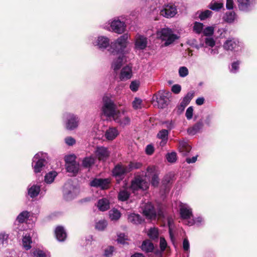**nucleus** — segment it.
<instances>
[{"mask_svg":"<svg viewBox=\"0 0 257 257\" xmlns=\"http://www.w3.org/2000/svg\"><path fill=\"white\" fill-rule=\"evenodd\" d=\"M102 101L103 105L101 108L102 114L107 117L113 119L114 115L119 111L116 110V105L107 95L103 97Z\"/></svg>","mask_w":257,"mask_h":257,"instance_id":"obj_4","label":"nucleus"},{"mask_svg":"<svg viewBox=\"0 0 257 257\" xmlns=\"http://www.w3.org/2000/svg\"><path fill=\"white\" fill-rule=\"evenodd\" d=\"M130 36L128 34H124L117 39L112 42L108 51L113 55H123L124 50L128 44V39Z\"/></svg>","mask_w":257,"mask_h":257,"instance_id":"obj_2","label":"nucleus"},{"mask_svg":"<svg viewBox=\"0 0 257 257\" xmlns=\"http://www.w3.org/2000/svg\"><path fill=\"white\" fill-rule=\"evenodd\" d=\"M205 45L207 46L210 47H213L215 46V42L212 38H206L205 39Z\"/></svg>","mask_w":257,"mask_h":257,"instance_id":"obj_59","label":"nucleus"},{"mask_svg":"<svg viewBox=\"0 0 257 257\" xmlns=\"http://www.w3.org/2000/svg\"><path fill=\"white\" fill-rule=\"evenodd\" d=\"M240 11L247 12L251 11L256 4V0H237Z\"/></svg>","mask_w":257,"mask_h":257,"instance_id":"obj_15","label":"nucleus"},{"mask_svg":"<svg viewBox=\"0 0 257 257\" xmlns=\"http://www.w3.org/2000/svg\"><path fill=\"white\" fill-rule=\"evenodd\" d=\"M177 13V10L176 7L172 4L164 6L162 10L160 11V14L167 18L174 17Z\"/></svg>","mask_w":257,"mask_h":257,"instance_id":"obj_16","label":"nucleus"},{"mask_svg":"<svg viewBox=\"0 0 257 257\" xmlns=\"http://www.w3.org/2000/svg\"><path fill=\"white\" fill-rule=\"evenodd\" d=\"M142 101L141 99L136 97L132 102L133 107L135 109L141 108Z\"/></svg>","mask_w":257,"mask_h":257,"instance_id":"obj_54","label":"nucleus"},{"mask_svg":"<svg viewBox=\"0 0 257 257\" xmlns=\"http://www.w3.org/2000/svg\"><path fill=\"white\" fill-rule=\"evenodd\" d=\"M143 213L147 218L153 219L156 217V212L152 204L150 202L146 203L143 207Z\"/></svg>","mask_w":257,"mask_h":257,"instance_id":"obj_17","label":"nucleus"},{"mask_svg":"<svg viewBox=\"0 0 257 257\" xmlns=\"http://www.w3.org/2000/svg\"><path fill=\"white\" fill-rule=\"evenodd\" d=\"M239 64L240 62L239 61L233 62L231 64V68L230 69V72L233 73H236L238 71Z\"/></svg>","mask_w":257,"mask_h":257,"instance_id":"obj_55","label":"nucleus"},{"mask_svg":"<svg viewBox=\"0 0 257 257\" xmlns=\"http://www.w3.org/2000/svg\"><path fill=\"white\" fill-rule=\"evenodd\" d=\"M148 235L152 239H157L159 236V232L157 228L153 227L149 229L148 231Z\"/></svg>","mask_w":257,"mask_h":257,"instance_id":"obj_43","label":"nucleus"},{"mask_svg":"<svg viewBox=\"0 0 257 257\" xmlns=\"http://www.w3.org/2000/svg\"><path fill=\"white\" fill-rule=\"evenodd\" d=\"M159 174L157 167L155 166H148L146 172L142 171L136 175L132 181L131 189L134 193L140 190H146L149 188V181L150 180L153 186H157L159 183Z\"/></svg>","mask_w":257,"mask_h":257,"instance_id":"obj_1","label":"nucleus"},{"mask_svg":"<svg viewBox=\"0 0 257 257\" xmlns=\"http://www.w3.org/2000/svg\"><path fill=\"white\" fill-rule=\"evenodd\" d=\"M127 219L129 222L135 224H141L143 221L142 217L140 215L135 213L128 215Z\"/></svg>","mask_w":257,"mask_h":257,"instance_id":"obj_34","label":"nucleus"},{"mask_svg":"<svg viewBox=\"0 0 257 257\" xmlns=\"http://www.w3.org/2000/svg\"><path fill=\"white\" fill-rule=\"evenodd\" d=\"M204 218L202 216L199 215L191 218L189 220H188L187 222L185 223V224L188 226H192L195 225L197 226H200L204 225Z\"/></svg>","mask_w":257,"mask_h":257,"instance_id":"obj_26","label":"nucleus"},{"mask_svg":"<svg viewBox=\"0 0 257 257\" xmlns=\"http://www.w3.org/2000/svg\"><path fill=\"white\" fill-rule=\"evenodd\" d=\"M48 158V154L43 152H39L34 156L32 166L35 173H41L44 169Z\"/></svg>","mask_w":257,"mask_h":257,"instance_id":"obj_5","label":"nucleus"},{"mask_svg":"<svg viewBox=\"0 0 257 257\" xmlns=\"http://www.w3.org/2000/svg\"><path fill=\"white\" fill-rule=\"evenodd\" d=\"M107 223L105 220H101L95 224V228L99 231L103 230L107 226Z\"/></svg>","mask_w":257,"mask_h":257,"instance_id":"obj_45","label":"nucleus"},{"mask_svg":"<svg viewBox=\"0 0 257 257\" xmlns=\"http://www.w3.org/2000/svg\"><path fill=\"white\" fill-rule=\"evenodd\" d=\"M33 231L30 230L29 232L25 233L24 234L22 239V244L23 247L26 250H29L31 247V244L32 243V240L31 238V234Z\"/></svg>","mask_w":257,"mask_h":257,"instance_id":"obj_23","label":"nucleus"},{"mask_svg":"<svg viewBox=\"0 0 257 257\" xmlns=\"http://www.w3.org/2000/svg\"><path fill=\"white\" fill-rule=\"evenodd\" d=\"M167 247V243L163 237H161L160 239V247L162 251H164Z\"/></svg>","mask_w":257,"mask_h":257,"instance_id":"obj_57","label":"nucleus"},{"mask_svg":"<svg viewBox=\"0 0 257 257\" xmlns=\"http://www.w3.org/2000/svg\"><path fill=\"white\" fill-rule=\"evenodd\" d=\"M109 183V180L108 179H94L92 180L90 185L92 187H100L104 189L107 187Z\"/></svg>","mask_w":257,"mask_h":257,"instance_id":"obj_21","label":"nucleus"},{"mask_svg":"<svg viewBox=\"0 0 257 257\" xmlns=\"http://www.w3.org/2000/svg\"><path fill=\"white\" fill-rule=\"evenodd\" d=\"M204 51L209 55H215L219 53L218 47L208 48L205 46L204 48Z\"/></svg>","mask_w":257,"mask_h":257,"instance_id":"obj_42","label":"nucleus"},{"mask_svg":"<svg viewBox=\"0 0 257 257\" xmlns=\"http://www.w3.org/2000/svg\"><path fill=\"white\" fill-rule=\"evenodd\" d=\"M140 83L138 81H133L131 82L130 88L132 91L136 92L138 90Z\"/></svg>","mask_w":257,"mask_h":257,"instance_id":"obj_58","label":"nucleus"},{"mask_svg":"<svg viewBox=\"0 0 257 257\" xmlns=\"http://www.w3.org/2000/svg\"><path fill=\"white\" fill-rule=\"evenodd\" d=\"M118 131L116 128L111 127L106 130L105 137L108 140H113L118 136Z\"/></svg>","mask_w":257,"mask_h":257,"instance_id":"obj_28","label":"nucleus"},{"mask_svg":"<svg viewBox=\"0 0 257 257\" xmlns=\"http://www.w3.org/2000/svg\"><path fill=\"white\" fill-rule=\"evenodd\" d=\"M94 153L99 160H105L109 155V152L104 147H97Z\"/></svg>","mask_w":257,"mask_h":257,"instance_id":"obj_19","label":"nucleus"},{"mask_svg":"<svg viewBox=\"0 0 257 257\" xmlns=\"http://www.w3.org/2000/svg\"><path fill=\"white\" fill-rule=\"evenodd\" d=\"M30 213L27 211H23L17 216V220L20 223L24 222L29 216Z\"/></svg>","mask_w":257,"mask_h":257,"instance_id":"obj_44","label":"nucleus"},{"mask_svg":"<svg viewBox=\"0 0 257 257\" xmlns=\"http://www.w3.org/2000/svg\"><path fill=\"white\" fill-rule=\"evenodd\" d=\"M156 35L157 38L164 42L163 46L165 47L173 44L180 38V36L178 34L169 28L161 29L157 32Z\"/></svg>","mask_w":257,"mask_h":257,"instance_id":"obj_3","label":"nucleus"},{"mask_svg":"<svg viewBox=\"0 0 257 257\" xmlns=\"http://www.w3.org/2000/svg\"><path fill=\"white\" fill-rule=\"evenodd\" d=\"M168 131L167 130H162L157 134V137L161 140L160 145L161 146H164L166 145L168 141Z\"/></svg>","mask_w":257,"mask_h":257,"instance_id":"obj_32","label":"nucleus"},{"mask_svg":"<svg viewBox=\"0 0 257 257\" xmlns=\"http://www.w3.org/2000/svg\"><path fill=\"white\" fill-rule=\"evenodd\" d=\"M109 217L111 220H117L121 216L120 212L115 209H111L109 212Z\"/></svg>","mask_w":257,"mask_h":257,"instance_id":"obj_41","label":"nucleus"},{"mask_svg":"<svg viewBox=\"0 0 257 257\" xmlns=\"http://www.w3.org/2000/svg\"><path fill=\"white\" fill-rule=\"evenodd\" d=\"M55 235L57 239L59 241H63L65 240L67 234L66 232L62 226H58L55 229Z\"/></svg>","mask_w":257,"mask_h":257,"instance_id":"obj_27","label":"nucleus"},{"mask_svg":"<svg viewBox=\"0 0 257 257\" xmlns=\"http://www.w3.org/2000/svg\"><path fill=\"white\" fill-rule=\"evenodd\" d=\"M57 172L52 171L47 173L45 176V182L47 184H51L53 182L55 178L57 176Z\"/></svg>","mask_w":257,"mask_h":257,"instance_id":"obj_39","label":"nucleus"},{"mask_svg":"<svg viewBox=\"0 0 257 257\" xmlns=\"http://www.w3.org/2000/svg\"><path fill=\"white\" fill-rule=\"evenodd\" d=\"M142 166V164L139 162H131L130 164L127 166L130 169V172L134 169H139Z\"/></svg>","mask_w":257,"mask_h":257,"instance_id":"obj_56","label":"nucleus"},{"mask_svg":"<svg viewBox=\"0 0 257 257\" xmlns=\"http://www.w3.org/2000/svg\"><path fill=\"white\" fill-rule=\"evenodd\" d=\"M214 28L213 26H208L203 29V33L205 36H210L214 33Z\"/></svg>","mask_w":257,"mask_h":257,"instance_id":"obj_50","label":"nucleus"},{"mask_svg":"<svg viewBox=\"0 0 257 257\" xmlns=\"http://www.w3.org/2000/svg\"><path fill=\"white\" fill-rule=\"evenodd\" d=\"M203 24L200 22H195L193 26V31L197 34H200L203 31Z\"/></svg>","mask_w":257,"mask_h":257,"instance_id":"obj_46","label":"nucleus"},{"mask_svg":"<svg viewBox=\"0 0 257 257\" xmlns=\"http://www.w3.org/2000/svg\"><path fill=\"white\" fill-rule=\"evenodd\" d=\"M178 149L182 155L187 156L190 152L191 147L187 142L181 141L179 142Z\"/></svg>","mask_w":257,"mask_h":257,"instance_id":"obj_24","label":"nucleus"},{"mask_svg":"<svg viewBox=\"0 0 257 257\" xmlns=\"http://www.w3.org/2000/svg\"><path fill=\"white\" fill-rule=\"evenodd\" d=\"M110 203L109 200L105 198H102L99 199L97 204V206L98 209L101 211H104L108 210L110 206Z\"/></svg>","mask_w":257,"mask_h":257,"instance_id":"obj_29","label":"nucleus"},{"mask_svg":"<svg viewBox=\"0 0 257 257\" xmlns=\"http://www.w3.org/2000/svg\"><path fill=\"white\" fill-rule=\"evenodd\" d=\"M212 14V12L210 10H207L203 12H202L199 15V18L201 20H205L207 18H209Z\"/></svg>","mask_w":257,"mask_h":257,"instance_id":"obj_47","label":"nucleus"},{"mask_svg":"<svg viewBox=\"0 0 257 257\" xmlns=\"http://www.w3.org/2000/svg\"><path fill=\"white\" fill-rule=\"evenodd\" d=\"M112 119L122 127L129 125L131 123V118L124 110H119Z\"/></svg>","mask_w":257,"mask_h":257,"instance_id":"obj_13","label":"nucleus"},{"mask_svg":"<svg viewBox=\"0 0 257 257\" xmlns=\"http://www.w3.org/2000/svg\"><path fill=\"white\" fill-rule=\"evenodd\" d=\"M222 0H213L209 5V8L213 11H218L223 7Z\"/></svg>","mask_w":257,"mask_h":257,"instance_id":"obj_37","label":"nucleus"},{"mask_svg":"<svg viewBox=\"0 0 257 257\" xmlns=\"http://www.w3.org/2000/svg\"><path fill=\"white\" fill-rule=\"evenodd\" d=\"M193 108L192 106H189L186 110L185 116L187 119L190 120L193 117Z\"/></svg>","mask_w":257,"mask_h":257,"instance_id":"obj_60","label":"nucleus"},{"mask_svg":"<svg viewBox=\"0 0 257 257\" xmlns=\"http://www.w3.org/2000/svg\"><path fill=\"white\" fill-rule=\"evenodd\" d=\"M88 41L93 46L102 50L106 49L110 44L109 38L104 36H90Z\"/></svg>","mask_w":257,"mask_h":257,"instance_id":"obj_9","label":"nucleus"},{"mask_svg":"<svg viewBox=\"0 0 257 257\" xmlns=\"http://www.w3.org/2000/svg\"><path fill=\"white\" fill-rule=\"evenodd\" d=\"M9 235L5 233H0V245L5 246L8 243Z\"/></svg>","mask_w":257,"mask_h":257,"instance_id":"obj_49","label":"nucleus"},{"mask_svg":"<svg viewBox=\"0 0 257 257\" xmlns=\"http://www.w3.org/2000/svg\"><path fill=\"white\" fill-rule=\"evenodd\" d=\"M179 208L180 217L185 224L193 216L192 209L188 204L182 202L180 203Z\"/></svg>","mask_w":257,"mask_h":257,"instance_id":"obj_12","label":"nucleus"},{"mask_svg":"<svg viewBox=\"0 0 257 257\" xmlns=\"http://www.w3.org/2000/svg\"><path fill=\"white\" fill-rule=\"evenodd\" d=\"M132 67L126 66L124 67L121 70L119 78L122 81H125L130 79L132 76Z\"/></svg>","mask_w":257,"mask_h":257,"instance_id":"obj_25","label":"nucleus"},{"mask_svg":"<svg viewBox=\"0 0 257 257\" xmlns=\"http://www.w3.org/2000/svg\"><path fill=\"white\" fill-rule=\"evenodd\" d=\"M95 160V157L93 156L86 157L82 161V165L85 168L89 169L94 165Z\"/></svg>","mask_w":257,"mask_h":257,"instance_id":"obj_30","label":"nucleus"},{"mask_svg":"<svg viewBox=\"0 0 257 257\" xmlns=\"http://www.w3.org/2000/svg\"><path fill=\"white\" fill-rule=\"evenodd\" d=\"M108 26L104 28L118 34L123 33L126 29V24L124 22L121 21L118 18H115L108 22Z\"/></svg>","mask_w":257,"mask_h":257,"instance_id":"obj_6","label":"nucleus"},{"mask_svg":"<svg viewBox=\"0 0 257 257\" xmlns=\"http://www.w3.org/2000/svg\"><path fill=\"white\" fill-rule=\"evenodd\" d=\"M76 156L74 155H69L65 157L66 165L76 162L75 161Z\"/></svg>","mask_w":257,"mask_h":257,"instance_id":"obj_52","label":"nucleus"},{"mask_svg":"<svg viewBox=\"0 0 257 257\" xmlns=\"http://www.w3.org/2000/svg\"><path fill=\"white\" fill-rule=\"evenodd\" d=\"M34 257H47L46 253L41 250H36L33 252Z\"/></svg>","mask_w":257,"mask_h":257,"instance_id":"obj_62","label":"nucleus"},{"mask_svg":"<svg viewBox=\"0 0 257 257\" xmlns=\"http://www.w3.org/2000/svg\"><path fill=\"white\" fill-rule=\"evenodd\" d=\"M223 47L225 50L239 53L242 51L244 46L237 38H229L224 42Z\"/></svg>","mask_w":257,"mask_h":257,"instance_id":"obj_7","label":"nucleus"},{"mask_svg":"<svg viewBox=\"0 0 257 257\" xmlns=\"http://www.w3.org/2000/svg\"><path fill=\"white\" fill-rule=\"evenodd\" d=\"M158 106L160 108H164L167 105L168 98L165 95L164 90L159 91L158 94L155 96Z\"/></svg>","mask_w":257,"mask_h":257,"instance_id":"obj_20","label":"nucleus"},{"mask_svg":"<svg viewBox=\"0 0 257 257\" xmlns=\"http://www.w3.org/2000/svg\"><path fill=\"white\" fill-rule=\"evenodd\" d=\"M227 30L225 28H218L217 31V34L220 38L225 37Z\"/></svg>","mask_w":257,"mask_h":257,"instance_id":"obj_63","label":"nucleus"},{"mask_svg":"<svg viewBox=\"0 0 257 257\" xmlns=\"http://www.w3.org/2000/svg\"><path fill=\"white\" fill-rule=\"evenodd\" d=\"M65 142L68 146H72L75 144L76 141L73 138L68 137L65 139Z\"/></svg>","mask_w":257,"mask_h":257,"instance_id":"obj_64","label":"nucleus"},{"mask_svg":"<svg viewBox=\"0 0 257 257\" xmlns=\"http://www.w3.org/2000/svg\"><path fill=\"white\" fill-rule=\"evenodd\" d=\"M114 251V248L112 246H109L104 249L103 255L105 257H111Z\"/></svg>","mask_w":257,"mask_h":257,"instance_id":"obj_51","label":"nucleus"},{"mask_svg":"<svg viewBox=\"0 0 257 257\" xmlns=\"http://www.w3.org/2000/svg\"><path fill=\"white\" fill-rule=\"evenodd\" d=\"M129 172L130 169L127 166L118 164L115 166L112 173L117 183H119L124 179L125 175Z\"/></svg>","mask_w":257,"mask_h":257,"instance_id":"obj_11","label":"nucleus"},{"mask_svg":"<svg viewBox=\"0 0 257 257\" xmlns=\"http://www.w3.org/2000/svg\"><path fill=\"white\" fill-rule=\"evenodd\" d=\"M203 126L202 120H200L193 126L187 129V133L190 136H194L199 133Z\"/></svg>","mask_w":257,"mask_h":257,"instance_id":"obj_22","label":"nucleus"},{"mask_svg":"<svg viewBox=\"0 0 257 257\" xmlns=\"http://www.w3.org/2000/svg\"><path fill=\"white\" fill-rule=\"evenodd\" d=\"M41 187H42L41 185L37 184L29 185L27 189L28 195L31 198H34L37 197L40 192L41 194L44 195L46 192L47 188L46 186H45L44 187H42L41 190Z\"/></svg>","mask_w":257,"mask_h":257,"instance_id":"obj_14","label":"nucleus"},{"mask_svg":"<svg viewBox=\"0 0 257 257\" xmlns=\"http://www.w3.org/2000/svg\"><path fill=\"white\" fill-rule=\"evenodd\" d=\"M79 189L72 185L71 181H67L64 185L63 193L67 200L73 199L79 193Z\"/></svg>","mask_w":257,"mask_h":257,"instance_id":"obj_10","label":"nucleus"},{"mask_svg":"<svg viewBox=\"0 0 257 257\" xmlns=\"http://www.w3.org/2000/svg\"><path fill=\"white\" fill-rule=\"evenodd\" d=\"M183 248L185 251L189 252L190 243L187 238H184L183 239Z\"/></svg>","mask_w":257,"mask_h":257,"instance_id":"obj_61","label":"nucleus"},{"mask_svg":"<svg viewBox=\"0 0 257 257\" xmlns=\"http://www.w3.org/2000/svg\"><path fill=\"white\" fill-rule=\"evenodd\" d=\"M63 118L67 130L73 131L78 127L80 119L77 115L66 112L63 114Z\"/></svg>","mask_w":257,"mask_h":257,"instance_id":"obj_8","label":"nucleus"},{"mask_svg":"<svg viewBox=\"0 0 257 257\" xmlns=\"http://www.w3.org/2000/svg\"><path fill=\"white\" fill-rule=\"evenodd\" d=\"M194 94L193 92H189L183 97L180 105V106L182 107V109H184V108L190 103L191 100L194 96Z\"/></svg>","mask_w":257,"mask_h":257,"instance_id":"obj_33","label":"nucleus"},{"mask_svg":"<svg viewBox=\"0 0 257 257\" xmlns=\"http://www.w3.org/2000/svg\"><path fill=\"white\" fill-rule=\"evenodd\" d=\"M236 18V15L234 12H227L223 17V20L227 23H231Z\"/></svg>","mask_w":257,"mask_h":257,"instance_id":"obj_40","label":"nucleus"},{"mask_svg":"<svg viewBox=\"0 0 257 257\" xmlns=\"http://www.w3.org/2000/svg\"><path fill=\"white\" fill-rule=\"evenodd\" d=\"M148 40L145 36L138 34L136 36L135 41V49L137 50H143L147 46Z\"/></svg>","mask_w":257,"mask_h":257,"instance_id":"obj_18","label":"nucleus"},{"mask_svg":"<svg viewBox=\"0 0 257 257\" xmlns=\"http://www.w3.org/2000/svg\"><path fill=\"white\" fill-rule=\"evenodd\" d=\"M141 248L143 251L146 252H150L153 251L154 247L153 243L150 241L145 240L143 242Z\"/></svg>","mask_w":257,"mask_h":257,"instance_id":"obj_36","label":"nucleus"},{"mask_svg":"<svg viewBox=\"0 0 257 257\" xmlns=\"http://www.w3.org/2000/svg\"><path fill=\"white\" fill-rule=\"evenodd\" d=\"M166 159L170 163H174L177 160V154L174 152L168 153L166 155Z\"/></svg>","mask_w":257,"mask_h":257,"instance_id":"obj_48","label":"nucleus"},{"mask_svg":"<svg viewBox=\"0 0 257 257\" xmlns=\"http://www.w3.org/2000/svg\"><path fill=\"white\" fill-rule=\"evenodd\" d=\"M188 69L186 67L182 66L179 69V74L181 77H185L188 75Z\"/></svg>","mask_w":257,"mask_h":257,"instance_id":"obj_53","label":"nucleus"},{"mask_svg":"<svg viewBox=\"0 0 257 257\" xmlns=\"http://www.w3.org/2000/svg\"><path fill=\"white\" fill-rule=\"evenodd\" d=\"M79 165L77 162L66 165L67 172L76 174L79 170Z\"/></svg>","mask_w":257,"mask_h":257,"instance_id":"obj_38","label":"nucleus"},{"mask_svg":"<svg viewBox=\"0 0 257 257\" xmlns=\"http://www.w3.org/2000/svg\"><path fill=\"white\" fill-rule=\"evenodd\" d=\"M124 55H117L116 58L114 59L112 63L111 67L114 71H117L120 68L122 65Z\"/></svg>","mask_w":257,"mask_h":257,"instance_id":"obj_31","label":"nucleus"},{"mask_svg":"<svg viewBox=\"0 0 257 257\" xmlns=\"http://www.w3.org/2000/svg\"><path fill=\"white\" fill-rule=\"evenodd\" d=\"M130 193L128 191V188H124L120 189L118 194V199L121 201L127 200L130 197Z\"/></svg>","mask_w":257,"mask_h":257,"instance_id":"obj_35","label":"nucleus"}]
</instances>
